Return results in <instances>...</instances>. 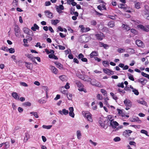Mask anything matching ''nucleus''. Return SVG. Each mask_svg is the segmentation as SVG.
<instances>
[{
    "label": "nucleus",
    "mask_w": 149,
    "mask_h": 149,
    "mask_svg": "<svg viewBox=\"0 0 149 149\" xmlns=\"http://www.w3.org/2000/svg\"><path fill=\"white\" fill-rule=\"evenodd\" d=\"M59 22V20L58 19L51 20V23L52 24L55 25H56Z\"/></svg>",
    "instance_id": "nucleus-28"
},
{
    "label": "nucleus",
    "mask_w": 149,
    "mask_h": 149,
    "mask_svg": "<svg viewBox=\"0 0 149 149\" xmlns=\"http://www.w3.org/2000/svg\"><path fill=\"white\" fill-rule=\"evenodd\" d=\"M45 13L46 16L50 18H52L53 17V14L49 11L46 10L45 11Z\"/></svg>",
    "instance_id": "nucleus-6"
},
{
    "label": "nucleus",
    "mask_w": 149,
    "mask_h": 149,
    "mask_svg": "<svg viewBox=\"0 0 149 149\" xmlns=\"http://www.w3.org/2000/svg\"><path fill=\"white\" fill-rule=\"evenodd\" d=\"M60 79L63 81H66L67 80L66 77L65 76L63 75L59 77Z\"/></svg>",
    "instance_id": "nucleus-24"
},
{
    "label": "nucleus",
    "mask_w": 149,
    "mask_h": 149,
    "mask_svg": "<svg viewBox=\"0 0 149 149\" xmlns=\"http://www.w3.org/2000/svg\"><path fill=\"white\" fill-rule=\"evenodd\" d=\"M95 81H96V80H91V82H90V83L91 84H92V85H94V86H98L99 87V84H96L95 83Z\"/></svg>",
    "instance_id": "nucleus-27"
},
{
    "label": "nucleus",
    "mask_w": 149,
    "mask_h": 149,
    "mask_svg": "<svg viewBox=\"0 0 149 149\" xmlns=\"http://www.w3.org/2000/svg\"><path fill=\"white\" fill-rule=\"evenodd\" d=\"M136 44L139 47H144V43L140 40H136Z\"/></svg>",
    "instance_id": "nucleus-9"
},
{
    "label": "nucleus",
    "mask_w": 149,
    "mask_h": 149,
    "mask_svg": "<svg viewBox=\"0 0 149 149\" xmlns=\"http://www.w3.org/2000/svg\"><path fill=\"white\" fill-rule=\"evenodd\" d=\"M86 118L88 121L90 122H92L93 121V119L92 118V115L91 114L89 113L88 114Z\"/></svg>",
    "instance_id": "nucleus-21"
},
{
    "label": "nucleus",
    "mask_w": 149,
    "mask_h": 149,
    "mask_svg": "<svg viewBox=\"0 0 149 149\" xmlns=\"http://www.w3.org/2000/svg\"><path fill=\"white\" fill-rule=\"evenodd\" d=\"M113 140L115 142H118L120 140V139L119 137H116Z\"/></svg>",
    "instance_id": "nucleus-48"
},
{
    "label": "nucleus",
    "mask_w": 149,
    "mask_h": 149,
    "mask_svg": "<svg viewBox=\"0 0 149 149\" xmlns=\"http://www.w3.org/2000/svg\"><path fill=\"white\" fill-rule=\"evenodd\" d=\"M25 66L28 69H31L33 67L32 64L29 62H25Z\"/></svg>",
    "instance_id": "nucleus-15"
},
{
    "label": "nucleus",
    "mask_w": 149,
    "mask_h": 149,
    "mask_svg": "<svg viewBox=\"0 0 149 149\" xmlns=\"http://www.w3.org/2000/svg\"><path fill=\"white\" fill-rule=\"evenodd\" d=\"M103 71L104 72L108 75H109L110 74H113V72L108 69H103Z\"/></svg>",
    "instance_id": "nucleus-13"
},
{
    "label": "nucleus",
    "mask_w": 149,
    "mask_h": 149,
    "mask_svg": "<svg viewBox=\"0 0 149 149\" xmlns=\"http://www.w3.org/2000/svg\"><path fill=\"white\" fill-rule=\"evenodd\" d=\"M97 97L98 100H101L102 99V96L100 94H97Z\"/></svg>",
    "instance_id": "nucleus-50"
},
{
    "label": "nucleus",
    "mask_w": 149,
    "mask_h": 149,
    "mask_svg": "<svg viewBox=\"0 0 149 149\" xmlns=\"http://www.w3.org/2000/svg\"><path fill=\"white\" fill-rule=\"evenodd\" d=\"M114 23L113 21H110L109 22L108 25L110 27H112L114 26Z\"/></svg>",
    "instance_id": "nucleus-30"
},
{
    "label": "nucleus",
    "mask_w": 149,
    "mask_h": 149,
    "mask_svg": "<svg viewBox=\"0 0 149 149\" xmlns=\"http://www.w3.org/2000/svg\"><path fill=\"white\" fill-rule=\"evenodd\" d=\"M117 86L119 87H121L122 88H124V83L123 82H122L121 83H119Z\"/></svg>",
    "instance_id": "nucleus-46"
},
{
    "label": "nucleus",
    "mask_w": 149,
    "mask_h": 149,
    "mask_svg": "<svg viewBox=\"0 0 149 149\" xmlns=\"http://www.w3.org/2000/svg\"><path fill=\"white\" fill-rule=\"evenodd\" d=\"M4 146L5 147V148H4V149H6L8 148L9 147V143L8 142H6L5 143H4Z\"/></svg>",
    "instance_id": "nucleus-44"
},
{
    "label": "nucleus",
    "mask_w": 149,
    "mask_h": 149,
    "mask_svg": "<svg viewBox=\"0 0 149 149\" xmlns=\"http://www.w3.org/2000/svg\"><path fill=\"white\" fill-rule=\"evenodd\" d=\"M122 26L127 31H129L130 29V28L127 25L123 24Z\"/></svg>",
    "instance_id": "nucleus-34"
},
{
    "label": "nucleus",
    "mask_w": 149,
    "mask_h": 149,
    "mask_svg": "<svg viewBox=\"0 0 149 149\" xmlns=\"http://www.w3.org/2000/svg\"><path fill=\"white\" fill-rule=\"evenodd\" d=\"M79 27L81 28V30L82 31H84L85 29V28L82 25H80L79 26Z\"/></svg>",
    "instance_id": "nucleus-64"
},
{
    "label": "nucleus",
    "mask_w": 149,
    "mask_h": 149,
    "mask_svg": "<svg viewBox=\"0 0 149 149\" xmlns=\"http://www.w3.org/2000/svg\"><path fill=\"white\" fill-rule=\"evenodd\" d=\"M84 57V55L81 53L79 54L78 56V59H82Z\"/></svg>",
    "instance_id": "nucleus-52"
},
{
    "label": "nucleus",
    "mask_w": 149,
    "mask_h": 149,
    "mask_svg": "<svg viewBox=\"0 0 149 149\" xmlns=\"http://www.w3.org/2000/svg\"><path fill=\"white\" fill-rule=\"evenodd\" d=\"M1 49L4 51H8V48L6 47H2Z\"/></svg>",
    "instance_id": "nucleus-53"
},
{
    "label": "nucleus",
    "mask_w": 149,
    "mask_h": 149,
    "mask_svg": "<svg viewBox=\"0 0 149 149\" xmlns=\"http://www.w3.org/2000/svg\"><path fill=\"white\" fill-rule=\"evenodd\" d=\"M103 65L105 67H107L108 65V63L106 61H104L102 62Z\"/></svg>",
    "instance_id": "nucleus-49"
},
{
    "label": "nucleus",
    "mask_w": 149,
    "mask_h": 149,
    "mask_svg": "<svg viewBox=\"0 0 149 149\" xmlns=\"http://www.w3.org/2000/svg\"><path fill=\"white\" fill-rule=\"evenodd\" d=\"M58 112L60 114L62 115H67L69 113L68 110H66L65 109H63L62 111L61 110H59Z\"/></svg>",
    "instance_id": "nucleus-10"
},
{
    "label": "nucleus",
    "mask_w": 149,
    "mask_h": 149,
    "mask_svg": "<svg viewBox=\"0 0 149 149\" xmlns=\"http://www.w3.org/2000/svg\"><path fill=\"white\" fill-rule=\"evenodd\" d=\"M72 95L70 94H69L67 95V97L68 100H71L72 99Z\"/></svg>",
    "instance_id": "nucleus-58"
},
{
    "label": "nucleus",
    "mask_w": 149,
    "mask_h": 149,
    "mask_svg": "<svg viewBox=\"0 0 149 149\" xmlns=\"http://www.w3.org/2000/svg\"><path fill=\"white\" fill-rule=\"evenodd\" d=\"M12 96L15 99L19 100V97L16 93L13 92L12 93Z\"/></svg>",
    "instance_id": "nucleus-18"
},
{
    "label": "nucleus",
    "mask_w": 149,
    "mask_h": 149,
    "mask_svg": "<svg viewBox=\"0 0 149 149\" xmlns=\"http://www.w3.org/2000/svg\"><path fill=\"white\" fill-rule=\"evenodd\" d=\"M101 45H102V46L106 49H107V48H108L109 47L106 44H104V43L102 42L101 43Z\"/></svg>",
    "instance_id": "nucleus-45"
},
{
    "label": "nucleus",
    "mask_w": 149,
    "mask_h": 149,
    "mask_svg": "<svg viewBox=\"0 0 149 149\" xmlns=\"http://www.w3.org/2000/svg\"><path fill=\"white\" fill-rule=\"evenodd\" d=\"M132 91L136 95H137L139 94V92L136 89L134 88Z\"/></svg>",
    "instance_id": "nucleus-43"
},
{
    "label": "nucleus",
    "mask_w": 149,
    "mask_h": 149,
    "mask_svg": "<svg viewBox=\"0 0 149 149\" xmlns=\"http://www.w3.org/2000/svg\"><path fill=\"white\" fill-rule=\"evenodd\" d=\"M95 36L96 39L99 40H102L104 37V34L102 33L96 34L95 35Z\"/></svg>",
    "instance_id": "nucleus-5"
},
{
    "label": "nucleus",
    "mask_w": 149,
    "mask_h": 149,
    "mask_svg": "<svg viewBox=\"0 0 149 149\" xmlns=\"http://www.w3.org/2000/svg\"><path fill=\"white\" fill-rule=\"evenodd\" d=\"M132 122H137L139 123H141V121L139 120V118L138 117H136L134 118H133L132 120H130Z\"/></svg>",
    "instance_id": "nucleus-22"
},
{
    "label": "nucleus",
    "mask_w": 149,
    "mask_h": 149,
    "mask_svg": "<svg viewBox=\"0 0 149 149\" xmlns=\"http://www.w3.org/2000/svg\"><path fill=\"white\" fill-rule=\"evenodd\" d=\"M101 92L104 95L106 94L107 93V91L103 89L101 90Z\"/></svg>",
    "instance_id": "nucleus-56"
},
{
    "label": "nucleus",
    "mask_w": 149,
    "mask_h": 149,
    "mask_svg": "<svg viewBox=\"0 0 149 149\" xmlns=\"http://www.w3.org/2000/svg\"><path fill=\"white\" fill-rule=\"evenodd\" d=\"M45 51L47 54H49L50 53L53 54L54 53V51L53 50H50V51H49L48 49H45Z\"/></svg>",
    "instance_id": "nucleus-32"
},
{
    "label": "nucleus",
    "mask_w": 149,
    "mask_h": 149,
    "mask_svg": "<svg viewBox=\"0 0 149 149\" xmlns=\"http://www.w3.org/2000/svg\"><path fill=\"white\" fill-rule=\"evenodd\" d=\"M89 142L91 143L94 146H96L97 144V143L93 142L91 140H89Z\"/></svg>",
    "instance_id": "nucleus-62"
},
{
    "label": "nucleus",
    "mask_w": 149,
    "mask_h": 149,
    "mask_svg": "<svg viewBox=\"0 0 149 149\" xmlns=\"http://www.w3.org/2000/svg\"><path fill=\"white\" fill-rule=\"evenodd\" d=\"M8 51H9L10 53H13L15 52L14 49L13 48H11L10 49L8 48Z\"/></svg>",
    "instance_id": "nucleus-42"
},
{
    "label": "nucleus",
    "mask_w": 149,
    "mask_h": 149,
    "mask_svg": "<svg viewBox=\"0 0 149 149\" xmlns=\"http://www.w3.org/2000/svg\"><path fill=\"white\" fill-rule=\"evenodd\" d=\"M138 102L140 104L144 105H146V102L144 101H139Z\"/></svg>",
    "instance_id": "nucleus-59"
},
{
    "label": "nucleus",
    "mask_w": 149,
    "mask_h": 149,
    "mask_svg": "<svg viewBox=\"0 0 149 149\" xmlns=\"http://www.w3.org/2000/svg\"><path fill=\"white\" fill-rule=\"evenodd\" d=\"M98 53L97 51H94L92 52L89 55L90 58H91L94 57L95 56H98Z\"/></svg>",
    "instance_id": "nucleus-8"
},
{
    "label": "nucleus",
    "mask_w": 149,
    "mask_h": 149,
    "mask_svg": "<svg viewBox=\"0 0 149 149\" xmlns=\"http://www.w3.org/2000/svg\"><path fill=\"white\" fill-rule=\"evenodd\" d=\"M127 50L128 52H130L132 53H133L134 52V50L133 49L129 48L127 49Z\"/></svg>",
    "instance_id": "nucleus-55"
},
{
    "label": "nucleus",
    "mask_w": 149,
    "mask_h": 149,
    "mask_svg": "<svg viewBox=\"0 0 149 149\" xmlns=\"http://www.w3.org/2000/svg\"><path fill=\"white\" fill-rule=\"evenodd\" d=\"M90 23L91 25L93 26H95L97 24V22L96 21L94 20H92L91 21Z\"/></svg>",
    "instance_id": "nucleus-41"
},
{
    "label": "nucleus",
    "mask_w": 149,
    "mask_h": 149,
    "mask_svg": "<svg viewBox=\"0 0 149 149\" xmlns=\"http://www.w3.org/2000/svg\"><path fill=\"white\" fill-rule=\"evenodd\" d=\"M75 8L74 7H72L70 10V13L72 15H73V13L74 12Z\"/></svg>",
    "instance_id": "nucleus-54"
},
{
    "label": "nucleus",
    "mask_w": 149,
    "mask_h": 149,
    "mask_svg": "<svg viewBox=\"0 0 149 149\" xmlns=\"http://www.w3.org/2000/svg\"><path fill=\"white\" fill-rule=\"evenodd\" d=\"M135 8L137 9L140 8V3L139 2H136L135 4Z\"/></svg>",
    "instance_id": "nucleus-36"
},
{
    "label": "nucleus",
    "mask_w": 149,
    "mask_h": 149,
    "mask_svg": "<svg viewBox=\"0 0 149 149\" xmlns=\"http://www.w3.org/2000/svg\"><path fill=\"white\" fill-rule=\"evenodd\" d=\"M105 118H100L99 121V124L100 126L103 128H104L105 126L104 123L106 121V120L105 119Z\"/></svg>",
    "instance_id": "nucleus-3"
},
{
    "label": "nucleus",
    "mask_w": 149,
    "mask_h": 149,
    "mask_svg": "<svg viewBox=\"0 0 149 149\" xmlns=\"http://www.w3.org/2000/svg\"><path fill=\"white\" fill-rule=\"evenodd\" d=\"M49 57L51 58H53L55 59H57L58 57L55 56L54 54H50L49 55Z\"/></svg>",
    "instance_id": "nucleus-25"
},
{
    "label": "nucleus",
    "mask_w": 149,
    "mask_h": 149,
    "mask_svg": "<svg viewBox=\"0 0 149 149\" xmlns=\"http://www.w3.org/2000/svg\"><path fill=\"white\" fill-rule=\"evenodd\" d=\"M31 105V103L28 102H25L23 104V105L24 107L30 106Z\"/></svg>",
    "instance_id": "nucleus-35"
},
{
    "label": "nucleus",
    "mask_w": 149,
    "mask_h": 149,
    "mask_svg": "<svg viewBox=\"0 0 149 149\" xmlns=\"http://www.w3.org/2000/svg\"><path fill=\"white\" fill-rule=\"evenodd\" d=\"M76 84L78 87L79 88H82L83 86V84L79 81H76Z\"/></svg>",
    "instance_id": "nucleus-29"
},
{
    "label": "nucleus",
    "mask_w": 149,
    "mask_h": 149,
    "mask_svg": "<svg viewBox=\"0 0 149 149\" xmlns=\"http://www.w3.org/2000/svg\"><path fill=\"white\" fill-rule=\"evenodd\" d=\"M24 43V45L25 47H28L29 46V45H27V39H23V40Z\"/></svg>",
    "instance_id": "nucleus-39"
},
{
    "label": "nucleus",
    "mask_w": 149,
    "mask_h": 149,
    "mask_svg": "<svg viewBox=\"0 0 149 149\" xmlns=\"http://www.w3.org/2000/svg\"><path fill=\"white\" fill-rule=\"evenodd\" d=\"M50 69L55 74H56L58 73V70L57 69L54 67L52 66H50Z\"/></svg>",
    "instance_id": "nucleus-14"
},
{
    "label": "nucleus",
    "mask_w": 149,
    "mask_h": 149,
    "mask_svg": "<svg viewBox=\"0 0 149 149\" xmlns=\"http://www.w3.org/2000/svg\"><path fill=\"white\" fill-rule=\"evenodd\" d=\"M20 84L21 85L25 87H27L28 86L27 84L25 82H20Z\"/></svg>",
    "instance_id": "nucleus-57"
},
{
    "label": "nucleus",
    "mask_w": 149,
    "mask_h": 149,
    "mask_svg": "<svg viewBox=\"0 0 149 149\" xmlns=\"http://www.w3.org/2000/svg\"><path fill=\"white\" fill-rule=\"evenodd\" d=\"M125 5L123 3H120L118 5V7L120 8L123 9H125V7L124 6Z\"/></svg>",
    "instance_id": "nucleus-47"
},
{
    "label": "nucleus",
    "mask_w": 149,
    "mask_h": 149,
    "mask_svg": "<svg viewBox=\"0 0 149 149\" xmlns=\"http://www.w3.org/2000/svg\"><path fill=\"white\" fill-rule=\"evenodd\" d=\"M135 82H139L141 83L143 85H144L146 84V83L145 82V80L143 79L142 78H140L138 79L136 81H135Z\"/></svg>",
    "instance_id": "nucleus-19"
},
{
    "label": "nucleus",
    "mask_w": 149,
    "mask_h": 149,
    "mask_svg": "<svg viewBox=\"0 0 149 149\" xmlns=\"http://www.w3.org/2000/svg\"><path fill=\"white\" fill-rule=\"evenodd\" d=\"M23 29L24 33L31 36H33V33L32 31L31 30L26 27L24 28Z\"/></svg>",
    "instance_id": "nucleus-4"
},
{
    "label": "nucleus",
    "mask_w": 149,
    "mask_h": 149,
    "mask_svg": "<svg viewBox=\"0 0 149 149\" xmlns=\"http://www.w3.org/2000/svg\"><path fill=\"white\" fill-rule=\"evenodd\" d=\"M131 31L132 33H133L134 34H136L137 33V31L136 30L134 29H132L131 30Z\"/></svg>",
    "instance_id": "nucleus-60"
},
{
    "label": "nucleus",
    "mask_w": 149,
    "mask_h": 149,
    "mask_svg": "<svg viewBox=\"0 0 149 149\" xmlns=\"http://www.w3.org/2000/svg\"><path fill=\"white\" fill-rule=\"evenodd\" d=\"M55 64L57 65V67L60 69H61L63 68V65L60 63L56 62H55Z\"/></svg>",
    "instance_id": "nucleus-26"
},
{
    "label": "nucleus",
    "mask_w": 149,
    "mask_h": 149,
    "mask_svg": "<svg viewBox=\"0 0 149 149\" xmlns=\"http://www.w3.org/2000/svg\"><path fill=\"white\" fill-rule=\"evenodd\" d=\"M141 132L142 133L145 134L146 135L148 136H149V135L148 134V132L146 130H142L141 131Z\"/></svg>",
    "instance_id": "nucleus-40"
},
{
    "label": "nucleus",
    "mask_w": 149,
    "mask_h": 149,
    "mask_svg": "<svg viewBox=\"0 0 149 149\" xmlns=\"http://www.w3.org/2000/svg\"><path fill=\"white\" fill-rule=\"evenodd\" d=\"M110 125L112 127V128L115 129L116 128V126H118L119 124L116 121H114L113 120L110 122Z\"/></svg>",
    "instance_id": "nucleus-12"
},
{
    "label": "nucleus",
    "mask_w": 149,
    "mask_h": 149,
    "mask_svg": "<svg viewBox=\"0 0 149 149\" xmlns=\"http://www.w3.org/2000/svg\"><path fill=\"white\" fill-rule=\"evenodd\" d=\"M138 27L144 31L147 32V29L146 27H145L142 25H138Z\"/></svg>",
    "instance_id": "nucleus-20"
},
{
    "label": "nucleus",
    "mask_w": 149,
    "mask_h": 149,
    "mask_svg": "<svg viewBox=\"0 0 149 149\" xmlns=\"http://www.w3.org/2000/svg\"><path fill=\"white\" fill-rule=\"evenodd\" d=\"M107 118L108 122L110 121V122L113 120V119L112 118V117L111 115H108L107 117Z\"/></svg>",
    "instance_id": "nucleus-33"
},
{
    "label": "nucleus",
    "mask_w": 149,
    "mask_h": 149,
    "mask_svg": "<svg viewBox=\"0 0 149 149\" xmlns=\"http://www.w3.org/2000/svg\"><path fill=\"white\" fill-rule=\"evenodd\" d=\"M67 2L68 4H71L73 6H75L77 4V3L74 2V0H67Z\"/></svg>",
    "instance_id": "nucleus-17"
},
{
    "label": "nucleus",
    "mask_w": 149,
    "mask_h": 149,
    "mask_svg": "<svg viewBox=\"0 0 149 149\" xmlns=\"http://www.w3.org/2000/svg\"><path fill=\"white\" fill-rule=\"evenodd\" d=\"M25 55L28 58L32 60L33 62L35 61L34 57L31 54H25Z\"/></svg>",
    "instance_id": "nucleus-16"
},
{
    "label": "nucleus",
    "mask_w": 149,
    "mask_h": 149,
    "mask_svg": "<svg viewBox=\"0 0 149 149\" xmlns=\"http://www.w3.org/2000/svg\"><path fill=\"white\" fill-rule=\"evenodd\" d=\"M58 47L60 49L63 50L65 49V47L63 46L62 45H58Z\"/></svg>",
    "instance_id": "nucleus-61"
},
{
    "label": "nucleus",
    "mask_w": 149,
    "mask_h": 149,
    "mask_svg": "<svg viewBox=\"0 0 149 149\" xmlns=\"http://www.w3.org/2000/svg\"><path fill=\"white\" fill-rule=\"evenodd\" d=\"M52 125H43L42 126V127L44 129H51L52 127Z\"/></svg>",
    "instance_id": "nucleus-37"
},
{
    "label": "nucleus",
    "mask_w": 149,
    "mask_h": 149,
    "mask_svg": "<svg viewBox=\"0 0 149 149\" xmlns=\"http://www.w3.org/2000/svg\"><path fill=\"white\" fill-rule=\"evenodd\" d=\"M127 76L128 77L129 79L132 81H134V79L133 77V76L131 74L128 73H127Z\"/></svg>",
    "instance_id": "nucleus-31"
},
{
    "label": "nucleus",
    "mask_w": 149,
    "mask_h": 149,
    "mask_svg": "<svg viewBox=\"0 0 149 149\" xmlns=\"http://www.w3.org/2000/svg\"><path fill=\"white\" fill-rule=\"evenodd\" d=\"M117 51L119 53H122L124 52H125V49H124L119 48L118 49Z\"/></svg>",
    "instance_id": "nucleus-38"
},
{
    "label": "nucleus",
    "mask_w": 149,
    "mask_h": 149,
    "mask_svg": "<svg viewBox=\"0 0 149 149\" xmlns=\"http://www.w3.org/2000/svg\"><path fill=\"white\" fill-rule=\"evenodd\" d=\"M76 75L79 78L84 81H89L91 80V79L87 76L85 75H82L79 72H78L76 73Z\"/></svg>",
    "instance_id": "nucleus-1"
},
{
    "label": "nucleus",
    "mask_w": 149,
    "mask_h": 149,
    "mask_svg": "<svg viewBox=\"0 0 149 149\" xmlns=\"http://www.w3.org/2000/svg\"><path fill=\"white\" fill-rule=\"evenodd\" d=\"M132 131L130 130H126L123 133V135L126 137H129Z\"/></svg>",
    "instance_id": "nucleus-7"
},
{
    "label": "nucleus",
    "mask_w": 149,
    "mask_h": 149,
    "mask_svg": "<svg viewBox=\"0 0 149 149\" xmlns=\"http://www.w3.org/2000/svg\"><path fill=\"white\" fill-rule=\"evenodd\" d=\"M51 3L49 1H46L45 3V6H50Z\"/></svg>",
    "instance_id": "nucleus-63"
},
{
    "label": "nucleus",
    "mask_w": 149,
    "mask_h": 149,
    "mask_svg": "<svg viewBox=\"0 0 149 149\" xmlns=\"http://www.w3.org/2000/svg\"><path fill=\"white\" fill-rule=\"evenodd\" d=\"M76 133L77 139H80L81 136V134L80 131L79 130L77 131Z\"/></svg>",
    "instance_id": "nucleus-23"
},
{
    "label": "nucleus",
    "mask_w": 149,
    "mask_h": 149,
    "mask_svg": "<svg viewBox=\"0 0 149 149\" xmlns=\"http://www.w3.org/2000/svg\"><path fill=\"white\" fill-rule=\"evenodd\" d=\"M14 31L15 36L17 37H19L21 35V32L20 28L17 25H15L14 28Z\"/></svg>",
    "instance_id": "nucleus-2"
},
{
    "label": "nucleus",
    "mask_w": 149,
    "mask_h": 149,
    "mask_svg": "<svg viewBox=\"0 0 149 149\" xmlns=\"http://www.w3.org/2000/svg\"><path fill=\"white\" fill-rule=\"evenodd\" d=\"M69 115L72 118H74V114L73 112H69Z\"/></svg>",
    "instance_id": "nucleus-51"
},
{
    "label": "nucleus",
    "mask_w": 149,
    "mask_h": 149,
    "mask_svg": "<svg viewBox=\"0 0 149 149\" xmlns=\"http://www.w3.org/2000/svg\"><path fill=\"white\" fill-rule=\"evenodd\" d=\"M124 102L126 106L131 107L132 106V102L129 100H128L127 99H125Z\"/></svg>",
    "instance_id": "nucleus-11"
}]
</instances>
